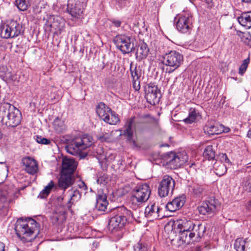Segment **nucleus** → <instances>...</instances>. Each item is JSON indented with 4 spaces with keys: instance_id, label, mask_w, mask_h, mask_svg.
<instances>
[{
    "instance_id": "22",
    "label": "nucleus",
    "mask_w": 251,
    "mask_h": 251,
    "mask_svg": "<svg viewBox=\"0 0 251 251\" xmlns=\"http://www.w3.org/2000/svg\"><path fill=\"white\" fill-rule=\"evenodd\" d=\"M10 201L8 192L5 189L0 188V211L6 209Z\"/></svg>"
},
{
    "instance_id": "21",
    "label": "nucleus",
    "mask_w": 251,
    "mask_h": 251,
    "mask_svg": "<svg viewBox=\"0 0 251 251\" xmlns=\"http://www.w3.org/2000/svg\"><path fill=\"white\" fill-rule=\"evenodd\" d=\"M211 201L203 202L198 207V209L201 214L205 215L212 212L216 208L215 204L212 203Z\"/></svg>"
},
{
    "instance_id": "24",
    "label": "nucleus",
    "mask_w": 251,
    "mask_h": 251,
    "mask_svg": "<svg viewBox=\"0 0 251 251\" xmlns=\"http://www.w3.org/2000/svg\"><path fill=\"white\" fill-rule=\"evenodd\" d=\"M238 21L241 25L247 28L251 27V11L242 13L238 18Z\"/></svg>"
},
{
    "instance_id": "37",
    "label": "nucleus",
    "mask_w": 251,
    "mask_h": 251,
    "mask_svg": "<svg viewBox=\"0 0 251 251\" xmlns=\"http://www.w3.org/2000/svg\"><path fill=\"white\" fill-rule=\"evenodd\" d=\"M198 116L197 113L195 109H191L187 118L184 120V122L188 124L194 122Z\"/></svg>"
},
{
    "instance_id": "27",
    "label": "nucleus",
    "mask_w": 251,
    "mask_h": 251,
    "mask_svg": "<svg viewBox=\"0 0 251 251\" xmlns=\"http://www.w3.org/2000/svg\"><path fill=\"white\" fill-rule=\"evenodd\" d=\"M134 123V117H132L127 120L125 127L126 129L124 131L123 135H126L128 140L130 141L133 135L132 127Z\"/></svg>"
},
{
    "instance_id": "20",
    "label": "nucleus",
    "mask_w": 251,
    "mask_h": 251,
    "mask_svg": "<svg viewBox=\"0 0 251 251\" xmlns=\"http://www.w3.org/2000/svg\"><path fill=\"white\" fill-rule=\"evenodd\" d=\"M185 202V198L181 196L174 199L172 201L168 202L166 209L170 212H174L181 208Z\"/></svg>"
},
{
    "instance_id": "40",
    "label": "nucleus",
    "mask_w": 251,
    "mask_h": 251,
    "mask_svg": "<svg viewBox=\"0 0 251 251\" xmlns=\"http://www.w3.org/2000/svg\"><path fill=\"white\" fill-rule=\"evenodd\" d=\"M250 63V58L248 57L247 59L243 60V63L241 65L239 69V74L242 75L246 71L248 68V65Z\"/></svg>"
},
{
    "instance_id": "30",
    "label": "nucleus",
    "mask_w": 251,
    "mask_h": 251,
    "mask_svg": "<svg viewBox=\"0 0 251 251\" xmlns=\"http://www.w3.org/2000/svg\"><path fill=\"white\" fill-rule=\"evenodd\" d=\"M54 184L52 181H51L47 186L40 193L38 198L41 199L46 198L50 193L51 190L54 187Z\"/></svg>"
},
{
    "instance_id": "29",
    "label": "nucleus",
    "mask_w": 251,
    "mask_h": 251,
    "mask_svg": "<svg viewBox=\"0 0 251 251\" xmlns=\"http://www.w3.org/2000/svg\"><path fill=\"white\" fill-rule=\"evenodd\" d=\"M105 122L110 125H116L119 121L117 115L111 111L103 120Z\"/></svg>"
},
{
    "instance_id": "11",
    "label": "nucleus",
    "mask_w": 251,
    "mask_h": 251,
    "mask_svg": "<svg viewBox=\"0 0 251 251\" xmlns=\"http://www.w3.org/2000/svg\"><path fill=\"white\" fill-rule=\"evenodd\" d=\"M176 19H177L176 27L179 31L183 33H186L191 30L193 17L190 12H184L179 14Z\"/></svg>"
},
{
    "instance_id": "1",
    "label": "nucleus",
    "mask_w": 251,
    "mask_h": 251,
    "mask_svg": "<svg viewBox=\"0 0 251 251\" xmlns=\"http://www.w3.org/2000/svg\"><path fill=\"white\" fill-rule=\"evenodd\" d=\"M165 229L172 228L179 232V239L182 243L189 244L191 242H199L203 236L205 227L202 224H195L192 221L185 219L170 221Z\"/></svg>"
},
{
    "instance_id": "59",
    "label": "nucleus",
    "mask_w": 251,
    "mask_h": 251,
    "mask_svg": "<svg viewBox=\"0 0 251 251\" xmlns=\"http://www.w3.org/2000/svg\"><path fill=\"white\" fill-rule=\"evenodd\" d=\"M4 163L3 162H0V164H3Z\"/></svg>"
},
{
    "instance_id": "17",
    "label": "nucleus",
    "mask_w": 251,
    "mask_h": 251,
    "mask_svg": "<svg viewBox=\"0 0 251 251\" xmlns=\"http://www.w3.org/2000/svg\"><path fill=\"white\" fill-rule=\"evenodd\" d=\"M22 162L25 167V171L27 173L34 175L38 172V163L34 158L30 157H25L22 159Z\"/></svg>"
},
{
    "instance_id": "56",
    "label": "nucleus",
    "mask_w": 251,
    "mask_h": 251,
    "mask_svg": "<svg viewBox=\"0 0 251 251\" xmlns=\"http://www.w3.org/2000/svg\"><path fill=\"white\" fill-rule=\"evenodd\" d=\"M54 218H55L56 219V220H57V221H58V220H59V217H58V216H56V215H54Z\"/></svg>"
},
{
    "instance_id": "10",
    "label": "nucleus",
    "mask_w": 251,
    "mask_h": 251,
    "mask_svg": "<svg viewBox=\"0 0 251 251\" xmlns=\"http://www.w3.org/2000/svg\"><path fill=\"white\" fill-rule=\"evenodd\" d=\"M134 38L125 34H120L116 36L114 42L117 48L124 54L131 52L134 48Z\"/></svg>"
},
{
    "instance_id": "57",
    "label": "nucleus",
    "mask_w": 251,
    "mask_h": 251,
    "mask_svg": "<svg viewBox=\"0 0 251 251\" xmlns=\"http://www.w3.org/2000/svg\"><path fill=\"white\" fill-rule=\"evenodd\" d=\"M106 159V162H108V159L109 158H105Z\"/></svg>"
},
{
    "instance_id": "39",
    "label": "nucleus",
    "mask_w": 251,
    "mask_h": 251,
    "mask_svg": "<svg viewBox=\"0 0 251 251\" xmlns=\"http://www.w3.org/2000/svg\"><path fill=\"white\" fill-rule=\"evenodd\" d=\"M221 161H224L225 164L223 165L224 170V172L221 174V175H223L225 174L226 171H227V168L230 165V162L229 160V159L227 158L226 154H222V155H221Z\"/></svg>"
},
{
    "instance_id": "4",
    "label": "nucleus",
    "mask_w": 251,
    "mask_h": 251,
    "mask_svg": "<svg viewBox=\"0 0 251 251\" xmlns=\"http://www.w3.org/2000/svg\"><path fill=\"white\" fill-rule=\"evenodd\" d=\"M0 117L3 125L10 127L18 125L21 122V113L14 106L6 103L3 105L0 110Z\"/></svg>"
},
{
    "instance_id": "14",
    "label": "nucleus",
    "mask_w": 251,
    "mask_h": 251,
    "mask_svg": "<svg viewBox=\"0 0 251 251\" xmlns=\"http://www.w3.org/2000/svg\"><path fill=\"white\" fill-rule=\"evenodd\" d=\"M145 98L151 105H155L159 102L161 94L157 86L150 84L145 87Z\"/></svg>"
},
{
    "instance_id": "55",
    "label": "nucleus",
    "mask_w": 251,
    "mask_h": 251,
    "mask_svg": "<svg viewBox=\"0 0 251 251\" xmlns=\"http://www.w3.org/2000/svg\"><path fill=\"white\" fill-rule=\"evenodd\" d=\"M242 1L243 2H247V3H249V2H251V0H242Z\"/></svg>"
},
{
    "instance_id": "51",
    "label": "nucleus",
    "mask_w": 251,
    "mask_h": 251,
    "mask_svg": "<svg viewBox=\"0 0 251 251\" xmlns=\"http://www.w3.org/2000/svg\"><path fill=\"white\" fill-rule=\"evenodd\" d=\"M112 23L116 27H120L121 25V22L119 20H113Z\"/></svg>"
},
{
    "instance_id": "44",
    "label": "nucleus",
    "mask_w": 251,
    "mask_h": 251,
    "mask_svg": "<svg viewBox=\"0 0 251 251\" xmlns=\"http://www.w3.org/2000/svg\"><path fill=\"white\" fill-rule=\"evenodd\" d=\"M36 140L37 143L43 145H49L50 143L49 139L44 138L41 136H37L36 137Z\"/></svg>"
},
{
    "instance_id": "28",
    "label": "nucleus",
    "mask_w": 251,
    "mask_h": 251,
    "mask_svg": "<svg viewBox=\"0 0 251 251\" xmlns=\"http://www.w3.org/2000/svg\"><path fill=\"white\" fill-rule=\"evenodd\" d=\"M108 205V201L105 195L99 196L96 204V208L99 211H104L106 210Z\"/></svg>"
},
{
    "instance_id": "12",
    "label": "nucleus",
    "mask_w": 251,
    "mask_h": 251,
    "mask_svg": "<svg viewBox=\"0 0 251 251\" xmlns=\"http://www.w3.org/2000/svg\"><path fill=\"white\" fill-rule=\"evenodd\" d=\"M175 186V180L168 175L164 176L159 183L158 189L159 196L165 197L172 194Z\"/></svg>"
},
{
    "instance_id": "53",
    "label": "nucleus",
    "mask_w": 251,
    "mask_h": 251,
    "mask_svg": "<svg viewBox=\"0 0 251 251\" xmlns=\"http://www.w3.org/2000/svg\"><path fill=\"white\" fill-rule=\"evenodd\" d=\"M246 206L248 209L251 210V200L247 203Z\"/></svg>"
},
{
    "instance_id": "36",
    "label": "nucleus",
    "mask_w": 251,
    "mask_h": 251,
    "mask_svg": "<svg viewBox=\"0 0 251 251\" xmlns=\"http://www.w3.org/2000/svg\"><path fill=\"white\" fill-rule=\"evenodd\" d=\"M245 243V241L242 238H238L235 241L234 248L237 251H244Z\"/></svg>"
},
{
    "instance_id": "3",
    "label": "nucleus",
    "mask_w": 251,
    "mask_h": 251,
    "mask_svg": "<svg viewBox=\"0 0 251 251\" xmlns=\"http://www.w3.org/2000/svg\"><path fill=\"white\" fill-rule=\"evenodd\" d=\"M92 144V137L88 135H84L72 140L66 146V150L69 153L83 158L87 155L85 150L90 147Z\"/></svg>"
},
{
    "instance_id": "33",
    "label": "nucleus",
    "mask_w": 251,
    "mask_h": 251,
    "mask_svg": "<svg viewBox=\"0 0 251 251\" xmlns=\"http://www.w3.org/2000/svg\"><path fill=\"white\" fill-rule=\"evenodd\" d=\"M15 4L21 11L26 10L29 6V1L27 0H16Z\"/></svg>"
},
{
    "instance_id": "23",
    "label": "nucleus",
    "mask_w": 251,
    "mask_h": 251,
    "mask_svg": "<svg viewBox=\"0 0 251 251\" xmlns=\"http://www.w3.org/2000/svg\"><path fill=\"white\" fill-rule=\"evenodd\" d=\"M149 52V49L147 45L142 42L139 45L137 49L136 57L139 60L144 59L147 57Z\"/></svg>"
},
{
    "instance_id": "42",
    "label": "nucleus",
    "mask_w": 251,
    "mask_h": 251,
    "mask_svg": "<svg viewBox=\"0 0 251 251\" xmlns=\"http://www.w3.org/2000/svg\"><path fill=\"white\" fill-rule=\"evenodd\" d=\"M109 178L105 173H100L98 176L97 182L100 184H104L108 182Z\"/></svg>"
},
{
    "instance_id": "16",
    "label": "nucleus",
    "mask_w": 251,
    "mask_h": 251,
    "mask_svg": "<svg viewBox=\"0 0 251 251\" xmlns=\"http://www.w3.org/2000/svg\"><path fill=\"white\" fill-rule=\"evenodd\" d=\"M160 208L158 205L153 203L147 206L145 210V216L150 221L161 218L163 217L160 213Z\"/></svg>"
},
{
    "instance_id": "7",
    "label": "nucleus",
    "mask_w": 251,
    "mask_h": 251,
    "mask_svg": "<svg viewBox=\"0 0 251 251\" xmlns=\"http://www.w3.org/2000/svg\"><path fill=\"white\" fill-rule=\"evenodd\" d=\"M119 213L111 217L109 221L108 228L111 231L117 230L122 228L126 222L127 217L131 215V212L124 207L118 208Z\"/></svg>"
},
{
    "instance_id": "26",
    "label": "nucleus",
    "mask_w": 251,
    "mask_h": 251,
    "mask_svg": "<svg viewBox=\"0 0 251 251\" xmlns=\"http://www.w3.org/2000/svg\"><path fill=\"white\" fill-rule=\"evenodd\" d=\"M111 111V109L103 102L99 103L96 107V112L102 120Z\"/></svg>"
},
{
    "instance_id": "19",
    "label": "nucleus",
    "mask_w": 251,
    "mask_h": 251,
    "mask_svg": "<svg viewBox=\"0 0 251 251\" xmlns=\"http://www.w3.org/2000/svg\"><path fill=\"white\" fill-rule=\"evenodd\" d=\"M80 197L81 195L77 190L71 189L64 193L62 200L66 201L68 206L70 207L72 204L79 200Z\"/></svg>"
},
{
    "instance_id": "2",
    "label": "nucleus",
    "mask_w": 251,
    "mask_h": 251,
    "mask_svg": "<svg viewBox=\"0 0 251 251\" xmlns=\"http://www.w3.org/2000/svg\"><path fill=\"white\" fill-rule=\"evenodd\" d=\"M17 236L23 242H31L39 233L38 224L32 219L19 220L15 226Z\"/></svg>"
},
{
    "instance_id": "52",
    "label": "nucleus",
    "mask_w": 251,
    "mask_h": 251,
    "mask_svg": "<svg viewBox=\"0 0 251 251\" xmlns=\"http://www.w3.org/2000/svg\"><path fill=\"white\" fill-rule=\"evenodd\" d=\"M5 246L3 243L0 242V251H4Z\"/></svg>"
},
{
    "instance_id": "41",
    "label": "nucleus",
    "mask_w": 251,
    "mask_h": 251,
    "mask_svg": "<svg viewBox=\"0 0 251 251\" xmlns=\"http://www.w3.org/2000/svg\"><path fill=\"white\" fill-rule=\"evenodd\" d=\"M243 189L246 191L251 192V175L245 178Z\"/></svg>"
},
{
    "instance_id": "43",
    "label": "nucleus",
    "mask_w": 251,
    "mask_h": 251,
    "mask_svg": "<svg viewBox=\"0 0 251 251\" xmlns=\"http://www.w3.org/2000/svg\"><path fill=\"white\" fill-rule=\"evenodd\" d=\"M130 72L132 80H138L141 76L140 71L138 69H137L136 68H135L133 69L131 68Z\"/></svg>"
},
{
    "instance_id": "6",
    "label": "nucleus",
    "mask_w": 251,
    "mask_h": 251,
    "mask_svg": "<svg viewBox=\"0 0 251 251\" xmlns=\"http://www.w3.org/2000/svg\"><path fill=\"white\" fill-rule=\"evenodd\" d=\"M183 56L179 52L172 50L166 53L163 58V64L167 67L166 72L170 74L182 64Z\"/></svg>"
},
{
    "instance_id": "50",
    "label": "nucleus",
    "mask_w": 251,
    "mask_h": 251,
    "mask_svg": "<svg viewBox=\"0 0 251 251\" xmlns=\"http://www.w3.org/2000/svg\"><path fill=\"white\" fill-rule=\"evenodd\" d=\"M78 185L79 188H82L85 191L87 190V186L83 182L80 181Z\"/></svg>"
},
{
    "instance_id": "5",
    "label": "nucleus",
    "mask_w": 251,
    "mask_h": 251,
    "mask_svg": "<svg viewBox=\"0 0 251 251\" xmlns=\"http://www.w3.org/2000/svg\"><path fill=\"white\" fill-rule=\"evenodd\" d=\"M150 194L151 190L148 184H142L136 187L129 202L131 207L136 209L149 199Z\"/></svg>"
},
{
    "instance_id": "34",
    "label": "nucleus",
    "mask_w": 251,
    "mask_h": 251,
    "mask_svg": "<svg viewBox=\"0 0 251 251\" xmlns=\"http://www.w3.org/2000/svg\"><path fill=\"white\" fill-rule=\"evenodd\" d=\"M112 133L113 132L102 133L97 136L98 139L100 142H111L113 140Z\"/></svg>"
},
{
    "instance_id": "38",
    "label": "nucleus",
    "mask_w": 251,
    "mask_h": 251,
    "mask_svg": "<svg viewBox=\"0 0 251 251\" xmlns=\"http://www.w3.org/2000/svg\"><path fill=\"white\" fill-rule=\"evenodd\" d=\"M241 40L248 46L251 48V34L250 32L242 33L240 35Z\"/></svg>"
},
{
    "instance_id": "15",
    "label": "nucleus",
    "mask_w": 251,
    "mask_h": 251,
    "mask_svg": "<svg viewBox=\"0 0 251 251\" xmlns=\"http://www.w3.org/2000/svg\"><path fill=\"white\" fill-rule=\"evenodd\" d=\"M50 26L52 30H54V34L57 35H60L65 31V21L61 17L56 16H52L50 18Z\"/></svg>"
},
{
    "instance_id": "8",
    "label": "nucleus",
    "mask_w": 251,
    "mask_h": 251,
    "mask_svg": "<svg viewBox=\"0 0 251 251\" xmlns=\"http://www.w3.org/2000/svg\"><path fill=\"white\" fill-rule=\"evenodd\" d=\"M188 159L186 153L184 151L176 153L174 152L168 153L164 158L166 166L172 169H175L185 163Z\"/></svg>"
},
{
    "instance_id": "54",
    "label": "nucleus",
    "mask_w": 251,
    "mask_h": 251,
    "mask_svg": "<svg viewBox=\"0 0 251 251\" xmlns=\"http://www.w3.org/2000/svg\"><path fill=\"white\" fill-rule=\"evenodd\" d=\"M247 136L248 137L251 138V128L249 130L247 133Z\"/></svg>"
},
{
    "instance_id": "31",
    "label": "nucleus",
    "mask_w": 251,
    "mask_h": 251,
    "mask_svg": "<svg viewBox=\"0 0 251 251\" xmlns=\"http://www.w3.org/2000/svg\"><path fill=\"white\" fill-rule=\"evenodd\" d=\"M54 129L58 132H62L65 130L66 127L64 121L57 118L53 121Z\"/></svg>"
},
{
    "instance_id": "35",
    "label": "nucleus",
    "mask_w": 251,
    "mask_h": 251,
    "mask_svg": "<svg viewBox=\"0 0 251 251\" xmlns=\"http://www.w3.org/2000/svg\"><path fill=\"white\" fill-rule=\"evenodd\" d=\"M203 155L208 160L214 159L215 157V152L213 150L212 147L211 146H207L204 150Z\"/></svg>"
},
{
    "instance_id": "18",
    "label": "nucleus",
    "mask_w": 251,
    "mask_h": 251,
    "mask_svg": "<svg viewBox=\"0 0 251 251\" xmlns=\"http://www.w3.org/2000/svg\"><path fill=\"white\" fill-rule=\"evenodd\" d=\"M62 166V173L71 175L76 168L77 162L73 158L64 157Z\"/></svg>"
},
{
    "instance_id": "49",
    "label": "nucleus",
    "mask_w": 251,
    "mask_h": 251,
    "mask_svg": "<svg viewBox=\"0 0 251 251\" xmlns=\"http://www.w3.org/2000/svg\"><path fill=\"white\" fill-rule=\"evenodd\" d=\"M230 131L228 127L225 126L221 124V134L222 133H227Z\"/></svg>"
},
{
    "instance_id": "32",
    "label": "nucleus",
    "mask_w": 251,
    "mask_h": 251,
    "mask_svg": "<svg viewBox=\"0 0 251 251\" xmlns=\"http://www.w3.org/2000/svg\"><path fill=\"white\" fill-rule=\"evenodd\" d=\"M203 130L204 132L209 135L218 134L219 131L218 126H216L215 125L211 124L206 125L204 127Z\"/></svg>"
},
{
    "instance_id": "45",
    "label": "nucleus",
    "mask_w": 251,
    "mask_h": 251,
    "mask_svg": "<svg viewBox=\"0 0 251 251\" xmlns=\"http://www.w3.org/2000/svg\"><path fill=\"white\" fill-rule=\"evenodd\" d=\"M135 251H147V248L143 245L140 243H137L134 247Z\"/></svg>"
},
{
    "instance_id": "48",
    "label": "nucleus",
    "mask_w": 251,
    "mask_h": 251,
    "mask_svg": "<svg viewBox=\"0 0 251 251\" xmlns=\"http://www.w3.org/2000/svg\"><path fill=\"white\" fill-rule=\"evenodd\" d=\"M133 86L136 91L139 90L140 88V82L138 80H133Z\"/></svg>"
},
{
    "instance_id": "47",
    "label": "nucleus",
    "mask_w": 251,
    "mask_h": 251,
    "mask_svg": "<svg viewBox=\"0 0 251 251\" xmlns=\"http://www.w3.org/2000/svg\"><path fill=\"white\" fill-rule=\"evenodd\" d=\"M117 4L120 8L124 7L127 3L126 0H116Z\"/></svg>"
},
{
    "instance_id": "25",
    "label": "nucleus",
    "mask_w": 251,
    "mask_h": 251,
    "mask_svg": "<svg viewBox=\"0 0 251 251\" xmlns=\"http://www.w3.org/2000/svg\"><path fill=\"white\" fill-rule=\"evenodd\" d=\"M73 183L71 175L62 174L58 180V186L62 189H66Z\"/></svg>"
},
{
    "instance_id": "9",
    "label": "nucleus",
    "mask_w": 251,
    "mask_h": 251,
    "mask_svg": "<svg viewBox=\"0 0 251 251\" xmlns=\"http://www.w3.org/2000/svg\"><path fill=\"white\" fill-rule=\"evenodd\" d=\"M22 32V25L16 21L11 20L2 26L0 36L4 38H13L19 36Z\"/></svg>"
},
{
    "instance_id": "13",
    "label": "nucleus",
    "mask_w": 251,
    "mask_h": 251,
    "mask_svg": "<svg viewBox=\"0 0 251 251\" xmlns=\"http://www.w3.org/2000/svg\"><path fill=\"white\" fill-rule=\"evenodd\" d=\"M84 5L85 0H69L67 9L72 17L79 18L83 13Z\"/></svg>"
},
{
    "instance_id": "46",
    "label": "nucleus",
    "mask_w": 251,
    "mask_h": 251,
    "mask_svg": "<svg viewBox=\"0 0 251 251\" xmlns=\"http://www.w3.org/2000/svg\"><path fill=\"white\" fill-rule=\"evenodd\" d=\"M202 191V189L199 186H194L193 187V192L195 195H200Z\"/></svg>"
},
{
    "instance_id": "58",
    "label": "nucleus",
    "mask_w": 251,
    "mask_h": 251,
    "mask_svg": "<svg viewBox=\"0 0 251 251\" xmlns=\"http://www.w3.org/2000/svg\"><path fill=\"white\" fill-rule=\"evenodd\" d=\"M104 166L106 167V166H108V164H104Z\"/></svg>"
}]
</instances>
